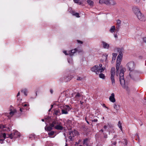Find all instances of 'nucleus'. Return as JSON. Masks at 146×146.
<instances>
[{"label":"nucleus","instance_id":"45","mask_svg":"<svg viewBox=\"0 0 146 146\" xmlns=\"http://www.w3.org/2000/svg\"><path fill=\"white\" fill-rule=\"evenodd\" d=\"M103 106H104V107L106 108L107 109H108V107H107L105 105V104H104L103 105Z\"/></svg>","mask_w":146,"mask_h":146},{"label":"nucleus","instance_id":"3","mask_svg":"<svg viewBox=\"0 0 146 146\" xmlns=\"http://www.w3.org/2000/svg\"><path fill=\"white\" fill-rule=\"evenodd\" d=\"M54 127L55 129L58 130H62L63 127L62 126V123L56 120L53 121Z\"/></svg>","mask_w":146,"mask_h":146},{"label":"nucleus","instance_id":"13","mask_svg":"<svg viewBox=\"0 0 146 146\" xmlns=\"http://www.w3.org/2000/svg\"><path fill=\"white\" fill-rule=\"evenodd\" d=\"M109 100L110 102H114L115 101V94L114 93H112L109 97Z\"/></svg>","mask_w":146,"mask_h":146},{"label":"nucleus","instance_id":"6","mask_svg":"<svg viewBox=\"0 0 146 146\" xmlns=\"http://www.w3.org/2000/svg\"><path fill=\"white\" fill-rule=\"evenodd\" d=\"M62 114H67L68 113V111H69L70 108L69 106L68 105L61 106V107Z\"/></svg>","mask_w":146,"mask_h":146},{"label":"nucleus","instance_id":"51","mask_svg":"<svg viewBox=\"0 0 146 146\" xmlns=\"http://www.w3.org/2000/svg\"><path fill=\"white\" fill-rule=\"evenodd\" d=\"M18 100H21V99L19 97L18 98V99H17Z\"/></svg>","mask_w":146,"mask_h":146},{"label":"nucleus","instance_id":"39","mask_svg":"<svg viewBox=\"0 0 146 146\" xmlns=\"http://www.w3.org/2000/svg\"><path fill=\"white\" fill-rule=\"evenodd\" d=\"M77 41L78 42V43H80V44H82L83 43V42L82 41H80V40H77Z\"/></svg>","mask_w":146,"mask_h":146},{"label":"nucleus","instance_id":"8","mask_svg":"<svg viewBox=\"0 0 146 146\" xmlns=\"http://www.w3.org/2000/svg\"><path fill=\"white\" fill-rule=\"evenodd\" d=\"M78 131L75 130L69 132V139L71 140H72V137L78 135Z\"/></svg>","mask_w":146,"mask_h":146},{"label":"nucleus","instance_id":"44","mask_svg":"<svg viewBox=\"0 0 146 146\" xmlns=\"http://www.w3.org/2000/svg\"><path fill=\"white\" fill-rule=\"evenodd\" d=\"M114 37L116 38H117V34L114 35Z\"/></svg>","mask_w":146,"mask_h":146},{"label":"nucleus","instance_id":"2","mask_svg":"<svg viewBox=\"0 0 146 146\" xmlns=\"http://www.w3.org/2000/svg\"><path fill=\"white\" fill-rule=\"evenodd\" d=\"M105 69V67H103L102 65L100 64L98 66L97 65H95L91 69L92 72H95L96 74H98L99 72L102 73L103 72Z\"/></svg>","mask_w":146,"mask_h":146},{"label":"nucleus","instance_id":"49","mask_svg":"<svg viewBox=\"0 0 146 146\" xmlns=\"http://www.w3.org/2000/svg\"><path fill=\"white\" fill-rule=\"evenodd\" d=\"M50 92H51V94H52L53 92V91L52 90H50Z\"/></svg>","mask_w":146,"mask_h":146},{"label":"nucleus","instance_id":"38","mask_svg":"<svg viewBox=\"0 0 146 146\" xmlns=\"http://www.w3.org/2000/svg\"><path fill=\"white\" fill-rule=\"evenodd\" d=\"M122 59L119 58H117L116 62H121V61Z\"/></svg>","mask_w":146,"mask_h":146},{"label":"nucleus","instance_id":"56","mask_svg":"<svg viewBox=\"0 0 146 146\" xmlns=\"http://www.w3.org/2000/svg\"><path fill=\"white\" fill-rule=\"evenodd\" d=\"M51 109H51V108H50V109L48 111H50V110H51Z\"/></svg>","mask_w":146,"mask_h":146},{"label":"nucleus","instance_id":"7","mask_svg":"<svg viewBox=\"0 0 146 146\" xmlns=\"http://www.w3.org/2000/svg\"><path fill=\"white\" fill-rule=\"evenodd\" d=\"M20 136V133L17 131H14L12 133L9 135L8 137H10L11 139L13 138H15L19 137Z\"/></svg>","mask_w":146,"mask_h":146},{"label":"nucleus","instance_id":"22","mask_svg":"<svg viewBox=\"0 0 146 146\" xmlns=\"http://www.w3.org/2000/svg\"><path fill=\"white\" fill-rule=\"evenodd\" d=\"M0 127L3 128L4 130H5L7 131L10 130V129L9 127L6 128L5 125L1 126Z\"/></svg>","mask_w":146,"mask_h":146},{"label":"nucleus","instance_id":"34","mask_svg":"<svg viewBox=\"0 0 146 146\" xmlns=\"http://www.w3.org/2000/svg\"><path fill=\"white\" fill-rule=\"evenodd\" d=\"M117 54L115 53H113V57H112V59H113L115 60V59L116 56H117Z\"/></svg>","mask_w":146,"mask_h":146},{"label":"nucleus","instance_id":"20","mask_svg":"<svg viewBox=\"0 0 146 146\" xmlns=\"http://www.w3.org/2000/svg\"><path fill=\"white\" fill-rule=\"evenodd\" d=\"M70 13L72 14L73 15L77 17H80L79 13H75L74 11H72L71 12H70Z\"/></svg>","mask_w":146,"mask_h":146},{"label":"nucleus","instance_id":"48","mask_svg":"<svg viewBox=\"0 0 146 146\" xmlns=\"http://www.w3.org/2000/svg\"><path fill=\"white\" fill-rule=\"evenodd\" d=\"M20 95V93L19 92L18 93L17 96L18 97Z\"/></svg>","mask_w":146,"mask_h":146},{"label":"nucleus","instance_id":"35","mask_svg":"<svg viewBox=\"0 0 146 146\" xmlns=\"http://www.w3.org/2000/svg\"><path fill=\"white\" fill-rule=\"evenodd\" d=\"M113 108L117 111V110H118L117 106L116 104H114Z\"/></svg>","mask_w":146,"mask_h":146},{"label":"nucleus","instance_id":"29","mask_svg":"<svg viewBox=\"0 0 146 146\" xmlns=\"http://www.w3.org/2000/svg\"><path fill=\"white\" fill-rule=\"evenodd\" d=\"M106 0H99V3L100 4H106Z\"/></svg>","mask_w":146,"mask_h":146},{"label":"nucleus","instance_id":"37","mask_svg":"<svg viewBox=\"0 0 146 146\" xmlns=\"http://www.w3.org/2000/svg\"><path fill=\"white\" fill-rule=\"evenodd\" d=\"M63 52L66 55H69V51H68V52H67L66 51H63Z\"/></svg>","mask_w":146,"mask_h":146},{"label":"nucleus","instance_id":"21","mask_svg":"<svg viewBox=\"0 0 146 146\" xmlns=\"http://www.w3.org/2000/svg\"><path fill=\"white\" fill-rule=\"evenodd\" d=\"M87 2L88 4L91 6H92L94 5V2L91 0H88Z\"/></svg>","mask_w":146,"mask_h":146},{"label":"nucleus","instance_id":"19","mask_svg":"<svg viewBox=\"0 0 146 146\" xmlns=\"http://www.w3.org/2000/svg\"><path fill=\"white\" fill-rule=\"evenodd\" d=\"M121 25V21L119 20H117V26L118 27L116 28L117 29V31H118L119 30V28L120 26Z\"/></svg>","mask_w":146,"mask_h":146},{"label":"nucleus","instance_id":"1","mask_svg":"<svg viewBox=\"0 0 146 146\" xmlns=\"http://www.w3.org/2000/svg\"><path fill=\"white\" fill-rule=\"evenodd\" d=\"M126 69L125 68H122L120 70L119 77V81L122 87L126 90H129V88L127 86L125 85V81L124 80V72L125 71Z\"/></svg>","mask_w":146,"mask_h":146},{"label":"nucleus","instance_id":"32","mask_svg":"<svg viewBox=\"0 0 146 146\" xmlns=\"http://www.w3.org/2000/svg\"><path fill=\"white\" fill-rule=\"evenodd\" d=\"M122 56L123 55L121 53H119L117 58H119L122 59Z\"/></svg>","mask_w":146,"mask_h":146},{"label":"nucleus","instance_id":"54","mask_svg":"<svg viewBox=\"0 0 146 146\" xmlns=\"http://www.w3.org/2000/svg\"><path fill=\"white\" fill-rule=\"evenodd\" d=\"M81 141V139H79V141H78V143H79V142H80V141Z\"/></svg>","mask_w":146,"mask_h":146},{"label":"nucleus","instance_id":"60","mask_svg":"<svg viewBox=\"0 0 146 146\" xmlns=\"http://www.w3.org/2000/svg\"><path fill=\"white\" fill-rule=\"evenodd\" d=\"M79 146H82V145H80Z\"/></svg>","mask_w":146,"mask_h":146},{"label":"nucleus","instance_id":"11","mask_svg":"<svg viewBox=\"0 0 146 146\" xmlns=\"http://www.w3.org/2000/svg\"><path fill=\"white\" fill-rule=\"evenodd\" d=\"M132 10L136 15L141 13L139 9L136 6L133 7L132 8Z\"/></svg>","mask_w":146,"mask_h":146},{"label":"nucleus","instance_id":"9","mask_svg":"<svg viewBox=\"0 0 146 146\" xmlns=\"http://www.w3.org/2000/svg\"><path fill=\"white\" fill-rule=\"evenodd\" d=\"M106 4L108 5L113 6L116 4V2L114 0H106Z\"/></svg>","mask_w":146,"mask_h":146},{"label":"nucleus","instance_id":"31","mask_svg":"<svg viewBox=\"0 0 146 146\" xmlns=\"http://www.w3.org/2000/svg\"><path fill=\"white\" fill-rule=\"evenodd\" d=\"M73 1L75 3H78L79 5H81L82 4L81 2L78 1L79 0H73Z\"/></svg>","mask_w":146,"mask_h":146},{"label":"nucleus","instance_id":"40","mask_svg":"<svg viewBox=\"0 0 146 146\" xmlns=\"http://www.w3.org/2000/svg\"><path fill=\"white\" fill-rule=\"evenodd\" d=\"M23 110H24V109L23 108H20V111L21 112H23Z\"/></svg>","mask_w":146,"mask_h":146},{"label":"nucleus","instance_id":"33","mask_svg":"<svg viewBox=\"0 0 146 146\" xmlns=\"http://www.w3.org/2000/svg\"><path fill=\"white\" fill-rule=\"evenodd\" d=\"M54 133L53 131H52L48 133V135L50 137L54 135Z\"/></svg>","mask_w":146,"mask_h":146},{"label":"nucleus","instance_id":"26","mask_svg":"<svg viewBox=\"0 0 146 146\" xmlns=\"http://www.w3.org/2000/svg\"><path fill=\"white\" fill-rule=\"evenodd\" d=\"M99 77L100 78L104 79L105 78V77L104 74L102 73H100L99 74Z\"/></svg>","mask_w":146,"mask_h":146},{"label":"nucleus","instance_id":"12","mask_svg":"<svg viewBox=\"0 0 146 146\" xmlns=\"http://www.w3.org/2000/svg\"><path fill=\"white\" fill-rule=\"evenodd\" d=\"M138 18L141 21H145V17L141 13V12L139 13V14L136 15Z\"/></svg>","mask_w":146,"mask_h":146},{"label":"nucleus","instance_id":"36","mask_svg":"<svg viewBox=\"0 0 146 146\" xmlns=\"http://www.w3.org/2000/svg\"><path fill=\"white\" fill-rule=\"evenodd\" d=\"M142 40L143 42L146 43V37H144L142 38Z\"/></svg>","mask_w":146,"mask_h":146},{"label":"nucleus","instance_id":"25","mask_svg":"<svg viewBox=\"0 0 146 146\" xmlns=\"http://www.w3.org/2000/svg\"><path fill=\"white\" fill-rule=\"evenodd\" d=\"M16 112V110L15 109H14L13 110L11 111L9 113V114L11 116L13 115Z\"/></svg>","mask_w":146,"mask_h":146},{"label":"nucleus","instance_id":"5","mask_svg":"<svg viewBox=\"0 0 146 146\" xmlns=\"http://www.w3.org/2000/svg\"><path fill=\"white\" fill-rule=\"evenodd\" d=\"M126 66L129 70L131 72L133 71L135 68V66L133 61L128 62L126 65Z\"/></svg>","mask_w":146,"mask_h":146},{"label":"nucleus","instance_id":"23","mask_svg":"<svg viewBox=\"0 0 146 146\" xmlns=\"http://www.w3.org/2000/svg\"><path fill=\"white\" fill-rule=\"evenodd\" d=\"M54 113L56 115H59L61 114L59 110H55L54 111Z\"/></svg>","mask_w":146,"mask_h":146},{"label":"nucleus","instance_id":"24","mask_svg":"<svg viewBox=\"0 0 146 146\" xmlns=\"http://www.w3.org/2000/svg\"><path fill=\"white\" fill-rule=\"evenodd\" d=\"M115 30V27L114 26H112L111 28L110 29V32L111 33H113L114 32Z\"/></svg>","mask_w":146,"mask_h":146},{"label":"nucleus","instance_id":"10","mask_svg":"<svg viewBox=\"0 0 146 146\" xmlns=\"http://www.w3.org/2000/svg\"><path fill=\"white\" fill-rule=\"evenodd\" d=\"M83 98V96L81 93H77L75 95L74 98V100L75 101H79L81 98L82 99Z\"/></svg>","mask_w":146,"mask_h":146},{"label":"nucleus","instance_id":"17","mask_svg":"<svg viewBox=\"0 0 146 146\" xmlns=\"http://www.w3.org/2000/svg\"><path fill=\"white\" fill-rule=\"evenodd\" d=\"M117 62V63H116V69L117 70L116 75L117 76L118 75V72H119V66L121 62Z\"/></svg>","mask_w":146,"mask_h":146},{"label":"nucleus","instance_id":"42","mask_svg":"<svg viewBox=\"0 0 146 146\" xmlns=\"http://www.w3.org/2000/svg\"><path fill=\"white\" fill-rule=\"evenodd\" d=\"M108 55L107 54H106L105 55H104L103 56H104L105 57V58L106 59H107V56H108Z\"/></svg>","mask_w":146,"mask_h":146},{"label":"nucleus","instance_id":"28","mask_svg":"<svg viewBox=\"0 0 146 146\" xmlns=\"http://www.w3.org/2000/svg\"><path fill=\"white\" fill-rule=\"evenodd\" d=\"M21 92L24 93L25 96L27 95V90L26 89H24L21 90Z\"/></svg>","mask_w":146,"mask_h":146},{"label":"nucleus","instance_id":"58","mask_svg":"<svg viewBox=\"0 0 146 146\" xmlns=\"http://www.w3.org/2000/svg\"><path fill=\"white\" fill-rule=\"evenodd\" d=\"M86 122L88 123L89 124L88 121H86Z\"/></svg>","mask_w":146,"mask_h":146},{"label":"nucleus","instance_id":"41","mask_svg":"<svg viewBox=\"0 0 146 146\" xmlns=\"http://www.w3.org/2000/svg\"><path fill=\"white\" fill-rule=\"evenodd\" d=\"M82 78H81L78 77L77 78L78 80H81Z\"/></svg>","mask_w":146,"mask_h":146},{"label":"nucleus","instance_id":"27","mask_svg":"<svg viewBox=\"0 0 146 146\" xmlns=\"http://www.w3.org/2000/svg\"><path fill=\"white\" fill-rule=\"evenodd\" d=\"M88 139L87 138L85 139L84 140L83 144L85 145L86 146H88Z\"/></svg>","mask_w":146,"mask_h":146},{"label":"nucleus","instance_id":"15","mask_svg":"<svg viewBox=\"0 0 146 146\" xmlns=\"http://www.w3.org/2000/svg\"><path fill=\"white\" fill-rule=\"evenodd\" d=\"M54 127V125L53 121L52 123L50 125V126L48 127H45V129L46 131H50L52 129L53 127Z\"/></svg>","mask_w":146,"mask_h":146},{"label":"nucleus","instance_id":"43","mask_svg":"<svg viewBox=\"0 0 146 146\" xmlns=\"http://www.w3.org/2000/svg\"><path fill=\"white\" fill-rule=\"evenodd\" d=\"M23 107H26V106H28L29 105H28L27 104H25L24 105H23Z\"/></svg>","mask_w":146,"mask_h":146},{"label":"nucleus","instance_id":"16","mask_svg":"<svg viewBox=\"0 0 146 146\" xmlns=\"http://www.w3.org/2000/svg\"><path fill=\"white\" fill-rule=\"evenodd\" d=\"M102 44L103 47L104 48L108 49L109 47V44L104 41H102Z\"/></svg>","mask_w":146,"mask_h":146},{"label":"nucleus","instance_id":"57","mask_svg":"<svg viewBox=\"0 0 146 146\" xmlns=\"http://www.w3.org/2000/svg\"><path fill=\"white\" fill-rule=\"evenodd\" d=\"M42 121H44V120L43 119H42Z\"/></svg>","mask_w":146,"mask_h":146},{"label":"nucleus","instance_id":"47","mask_svg":"<svg viewBox=\"0 0 146 146\" xmlns=\"http://www.w3.org/2000/svg\"><path fill=\"white\" fill-rule=\"evenodd\" d=\"M104 129H106L107 128V126L106 125H105L104 127Z\"/></svg>","mask_w":146,"mask_h":146},{"label":"nucleus","instance_id":"55","mask_svg":"<svg viewBox=\"0 0 146 146\" xmlns=\"http://www.w3.org/2000/svg\"><path fill=\"white\" fill-rule=\"evenodd\" d=\"M100 131H102V132H103V130L102 129H101Z\"/></svg>","mask_w":146,"mask_h":146},{"label":"nucleus","instance_id":"14","mask_svg":"<svg viewBox=\"0 0 146 146\" xmlns=\"http://www.w3.org/2000/svg\"><path fill=\"white\" fill-rule=\"evenodd\" d=\"M6 136V135L5 133H3L0 135V143H3V141L5 138Z\"/></svg>","mask_w":146,"mask_h":146},{"label":"nucleus","instance_id":"52","mask_svg":"<svg viewBox=\"0 0 146 146\" xmlns=\"http://www.w3.org/2000/svg\"><path fill=\"white\" fill-rule=\"evenodd\" d=\"M51 109H52V108L53 107V105H51Z\"/></svg>","mask_w":146,"mask_h":146},{"label":"nucleus","instance_id":"59","mask_svg":"<svg viewBox=\"0 0 146 146\" xmlns=\"http://www.w3.org/2000/svg\"><path fill=\"white\" fill-rule=\"evenodd\" d=\"M94 121H96L97 120H96L95 119H94Z\"/></svg>","mask_w":146,"mask_h":146},{"label":"nucleus","instance_id":"46","mask_svg":"<svg viewBox=\"0 0 146 146\" xmlns=\"http://www.w3.org/2000/svg\"><path fill=\"white\" fill-rule=\"evenodd\" d=\"M136 2L137 3H139L140 1V0H135Z\"/></svg>","mask_w":146,"mask_h":146},{"label":"nucleus","instance_id":"50","mask_svg":"<svg viewBox=\"0 0 146 146\" xmlns=\"http://www.w3.org/2000/svg\"><path fill=\"white\" fill-rule=\"evenodd\" d=\"M80 104L81 105H82L83 104V102H82L81 101H80Z\"/></svg>","mask_w":146,"mask_h":146},{"label":"nucleus","instance_id":"18","mask_svg":"<svg viewBox=\"0 0 146 146\" xmlns=\"http://www.w3.org/2000/svg\"><path fill=\"white\" fill-rule=\"evenodd\" d=\"M77 50L76 49L72 50H71L69 51V55L70 56H72L76 52Z\"/></svg>","mask_w":146,"mask_h":146},{"label":"nucleus","instance_id":"53","mask_svg":"<svg viewBox=\"0 0 146 146\" xmlns=\"http://www.w3.org/2000/svg\"><path fill=\"white\" fill-rule=\"evenodd\" d=\"M129 75H130V77H131V78H132V77L131 76V72L130 73H129Z\"/></svg>","mask_w":146,"mask_h":146},{"label":"nucleus","instance_id":"4","mask_svg":"<svg viewBox=\"0 0 146 146\" xmlns=\"http://www.w3.org/2000/svg\"><path fill=\"white\" fill-rule=\"evenodd\" d=\"M115 69L112 68L111 69L110 79L111 80V84L113 86L115 85Z\"/></svg>","mask_w":146,"mask_h":146},{"label":"nucleus","instance_id":"30","mask_svg":"<svg viewBox=\"0 0 146 146\" xmlns=\"http://www.w3.org/2000/svg\"><path fill=\"white\" fill-rule=\"evenodd\" d=\"M118 126L119 127L120 129L121 130H122V127L121 125V122L120 121H119L118 123Z\"/></svg>","mask_w":146,"mask_h":146}]
</instances>
